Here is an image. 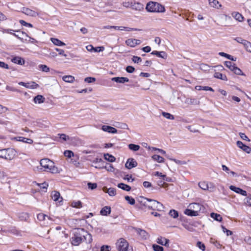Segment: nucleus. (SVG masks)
<instances>
[{
	"instance_id": "obj_37",
	"label": "nucleus",
	"mask_w": 251,
	"mask_h": 251,
	"mask_svg": "<svg viewBox=\"0 0 251 251\" xmlns=\"http://www.w3.org/2000/svg\"><path fill=\"white\" fill-rule=\"evenodd\" d=\"M154 203L155 204V205L153 210L161 211L163 208V204L160 202L156 201L154 202Z\"/></svg>"
},
{
	"instance_id": "obj_64",
	"label": "nucleus",
	"mask_w": 251,
	"mask_h": 251,
	"mask_svg": "<svg viewBox=\"0 0 251 251\" xmlns=\"http://www.w3.org/2000/svg\"><path fill=\"white\" fill-rule=\"evenodd\" d=\"M111 250V247L108 245H103L100 248V251H109Z\"/></svg>"
},
{
	"instance_id": "obj_52",
	"label": "nucleus",
	"mask_w": 251,
	"mask_h": 251,
	"mask_svg": "<svg viewBox=\"0 0 251 251\" xmlns=\"http://www.w3.org/2000/svg\"><path fill=\"white\" fill-rule=\"evenodd\" d=\"M19 23L23 25L27 26L29 27H32L33 25L32 24L27 23L23 20H20Z\"/></svg>"
},
{
	"instance_id": "obj_5",
	"label": "nucleus",
	"mask_w": 251,
	"mask_h": 251,
	"mask_svg": "<svg viewBox=\"0 0 251 251\" xmlns=\"http://www.w3.org/2000/svg\"><path fill=\"white\" fill-rule=\"evenodd\" d=\"M199 187L203 190H208L210 192H213L215 189L214 185L213 183L208 184L206 182L202 181L199 183Z\"/></svg>"
},
{
	"instance_id": "obj_39",
	"label": "nucleus",
	"mask_w": 251,
	"mask_h": 251,
	"mask_svg": "<svg viewBox=\"0 0 251 251\" xmlns=\"http://www.w3.org/2000/svg\"><path fill=\"white\" fill-rule=\"evenodd\" d=\"M232 15H233V16L234 17V18L236 20H237L239 22H241L243 20L244 17L239 13L235 12L234 13H233Z\"/></svg>"
},
{
	"instance_id": "obj_21",
	"label": "nucleus",
	"mask_w": 251,
	"mask_h": 251,
	"mask_svg": "<svg viewBox=\"0 0 251 251\" xmlns=\"http://www.w3.org/2000/svg\"><path fill=\"white\" fill-rule=\"evenodd\" d=\"M15 139L18 141L22 142H24V143H27V144H32V143L33 142V140L31 139L27 138H25V137H21V136L16 137Z\"/></svg>"
},
{
	"instance_id": "obj_13",
	"label": "nucleus",
	"mask_w": 251,
	"mask_h": 251,
	"mask_svg": "<svg viewBox=\"0 0 251 251\" xmlns=\"http://www.w3.org/2000/svg\"><path fill=\"white\" fill-rule=\"evenodd\" d=\"M101 129L105 132L112 134H115L118 132L117 130L115 128L109 126L103 125L101 127Z\"/></svg>"
},
{
	"instance_id": "obj_16",
	"label": "nucleus",
	"mask_w": 251,
	"mask_h": 251,
	"mask_svg": "<svg viewBox=\"0 0 251 251\" xmlns=\"http://www.w3.org/2000/svg\"><path fill=\"white\" fill-rule=\"evenodd\" d=\"M131 8L136 10L140 11L144 8V6L140 2L132 1Z\"/></svg>"
},
{
	"instance_id": "obj_62",
	"label": "nucleus",
	"mask_w": 251,
	"mask_h": 251,
	"mask_svg": "<svg viewBox=\"0 0 251 251\" xmlns=\"http://www.w3.org/2000/svg\"><path fill=\"white\" fill-rule=\"evenodd\" d=\"M157 183L158 186L162 187H166L168 185V184L166 183L163 179L158 180Z\"/></svg>"
},
{
	"instance_id": "obj_11",
	"label": "nucleus",
	"mask_w": 251,
	"mask_h": 251,
	"mask_svg": "<svg viewBox=\"0 0 251 251\" xmlns=\"http://www.w3.org/2000/svg\"><path fill=\"white\" fill-rule=\"evenodd\" d=\"M229 189L235 192V193H236L237 194H241L242 196H247V192L239 187H237L233 185H230L229 186Z\"/></svg>"
},
{
	"instance_id": "obj_51",
	"label": "nucleus",
	"mask_w": 251,
	"mask_h": 251,
	"mask_svg": "<svg viewBox=\"0 0 251 251\" xmlns=\"http://www.w3.org/2000/svg\"><path fill=\"white\" fill-rule=\"evenodd\" d=\"M64 154L66 157L71 158L72 156H74V152L71 151L66 150L64 151Z\"/></svg>"
},
{
	"instance_id": "obj_46",
	"label": "nucleus",
	"mask_w": 251,
	"mask_h": 251,
	"mask_svg": "<svg viewBox=\"0 0 251 251\" xmlns=\"http://www.w3.org/2000/svg\"><path fill=\"white\" fill-rule=\"evenodd\" d=\"M225 65L226 66V67L229 68L231 71L233 69H234V67L235 66V65L234 64H232V63L230 61H226L225 62Z\"/></svg>"
},
{
	"instance_id": "obj_20",
	"label": "nucleus",
	"mask_w": 251,
	"mask_h": 251,
	"mask_svg": "<svg viewBox=\"0 0 251 251\" xmlns=\"http://www.w3.org/2000/svg\"><path fill=\"white\" fill-rule=\"evenodd\" d=\"M129 229L132 231L133 233H136L137 234L145 235V234L147 233L145 230L140 228H136L133 227H131L129 228Z\"/></svg>"
},
{
	"instance_id": "obj_30",
	"label": "nucleus",
	"mask_w": 251,
	"mask_h": 251,
	"mask_svg": "<svg viewBox=\"0 0 251 251\" xmlns=\"http://www.w3.org/2000/svg\"><path fill=\"white\" fill-rule=\"evenodd\" d=\"M214 76L215 78L220 79L223 80H226V81L227 80L226 76L225 75H224L219 72L215 73L214 74Z\"/></svg>"
},
{
	"instance_id": "obj_45",
	"label": "nucleus",
	"mask_w": 251,
	"mask_h": 251,
	"mask_svg": "<svg viewBox=\"0 0 251 251\" xmlns=\"http://www.w3.org/2000/svg\"><path fill=\"white\" fill-rule=\"evenodd\" d=\"M169 214L174 218H176L178 216V213L177 211L172 209L169 211Z\"/></svg>"
},
{
	"instance_id": "obj_41",
	"label": "nucleus",
	"mask_w": 251,
	"mask_h": 251,
	"mask_svg": "<svg viewBox=\"0 0 251 251\" xmlns=\"http://www.w3.org/2000/svg\"><path fill=\"white\" fill-rule=\"evenodd\" d=\"M128 148L130 150L136 151H138L140 149V146H139L138 145L130 144L128 145Z\"/></svg>"
},
{
	"instance_id": "obj_12",
	"label": "nucleus",
	"mask_w": 251,
	"mask_h": 251,
	"mask_svg": "<svg viewBox=\"0 0 251 251\" xmlns=\"http://www.w3.org/2000/svg\"><path fill=\"white\" fill-rule=\"evenodd\" d=\"M237 146L240 149H241L245 152L250 153L251 152V148L244 144L241 141H238L237 142Z\"/></svg>"
},
{
	"instance_id": "obj_58",
	"label": "nucleus",
	"mask_w": 251,
	"mask_h": 251,
	"mask_svg": "<svg viewBox=\"0 0 251 251\" xmlns=\"http://www.w3.org/2000/svg\"><path fill=\"white\" fill-rule=\"evenodd\" d=\"M88 188L91 190H94L97 187V184L96 183L88 182L87 184Z\"/></svg>"
},
{
	"instance_id": "obj_25",
	"label": "nucleus",
	"mask_w": 251,
	"mask_h": 251,
	"mask_svg": "<svg viewBox=\"0 0 251 251\" xmlns=\"http://www.w3.org/2000/svg\"><path fill=\"white\" fill-rule=\"evenodd\" d=\"M95 168H104V169H106L108 171L112 172H114V168L113 165L110 164H107V166H102L100 165H99L98 166H96Z\"/></svg>"
},
{
	"instance_id": "obj_1",
	"label": "nucleus",
	"mask_w": 251,
	"mask_h": 251,
	"mask_svg": "<svg viewBox=\"0 0 251 251\" xmlns=\"http://www.w3.org/2000/svg\"><path fill=\"white\" fill-rule=\"evenodd\" d=\"M40 164V166L37 167V169L41 171H47L51 173H59L57 167L54 166V162L48 158L41 159Z\"/></svg>"
},
{
	"instance_id": "obj_32",
	"label": "nucleus",
	"mask_w": 251,
	"mask_h": 251,
	"mask_svg": "<svg viewBox=\"0 0 251 251\" xmlns=\"http://www.w3.org/2000/svg\"><path fill=\"white\" fill-rule=\"evenodd\" d=\"M148 200H149V199H148V198H146L143 197H140L138 199V201L142 205H143L144 206H145L146 207V205H147V203H149L148 202Z\"/></svg>"
},
{
	"instance_id": "obj_3",
	"label": "nucleus",
	"mask_w": 251,
	"mask_h": 251,
	"mask_svg": "<svg viewBox=\"0 0 251 251\" xmlns=\"http://www.w3.org/2000/svg\"><path fill=\"white\" fill-rule=\"evenodd\" d=\"M116 246L119 251H132V249L129 248L128 243L123 238L117 242Z\"/></svg>"
},
{
	"instance_id": "obj_23",
	"label": "nucleus",
	"mask_w": 251,
	"mask_h": 251,
	"mask_svg": "<svg viewBox=\"0 0 251 251\" xmlns=\"http://www.w3.org/2000/svg\"><path fill=\"white\" fill-rule=\"evenodd\" d=\"M209 4L212 7L219 9L222 6L217 0H208Z\"/></svg>"
},
{
	"instance_id": "obj_4",
	"label": "nucleus",
	"mask_w": 251,
	"mask_h": 251,
	"mask_svg": "<svg viewBox=\"0 0 251 251\" xmlns=\"http://www.w3.org/2000/svg\"><path fill=\"white\" fill-rule=\"evenodd\" d=\"M5 151L4 159L6 160H12L16 155V151L13 149H5Z\"/></svg>"
},
{
	"instance_id": "obj_63",
	"label": "nucleus",
	"mask_w": 251,
	"mask_h": 251,
	"mask_svg": "<svg viewBox=\"0 0 251 251\" xmlns=\"http://www.w3.org/2000/svg\"><path fill=\"white\" fill-rule=\"evenodd\" d=\"M126 71L128 73H132L135 71V68L131 66H128L126 68Z\"/></svg>"
},
{
	"instance_id": "obj_49",
	"label": "nucleus",
	"mask_w": 251,
	"mask_h": 251,
	"mask_svg": "<svg viewBox=\"0 0 251 251\" xmlns=\"http://www.w3.org/2000/svg\"><path fill=\"white\" fill-rule=\"evenodd\" d=\"M125 200L131 205L135 204V200L131 197L126 196L125 197Z\"/></svg>"
},
{
	"instance_id": "obj_29",
	"label": "nucleus",
	"mask_w": 251,
	"mask_h": 251,
	"mask_svg": "<svg viewBox=\"0 0 251 251\" xmlns=\"http://www.w3.org/2000/svg\"><path fill=\"white\" fill-rule=\"evenodd\" d=\"M155 201H156V200L149 199L148 202L149 203H147V205H146V207H147L149 209L153 210L155 205V204L154 203V202H155Z\"/></svg>"
},
{
	"instance_id": "obj_19",
	"label": "nucleus",
	"mask_w": 251,
	"mask_h": 251,
	"mask_svg": "<svg viewBox=\"0 0 251 251\" xmlns=\"http://www.w3.org/2000/svg\"><path fill=\"white\" fill-rule=\"evenodd\" d=\"M51 198L54 201H58V202H60L63 200L62 198H60V193L57 191H54L51 194Z\"/></svg>"
},
{
	"instance_id": "obj_35",
	"label": "nucleus",
	"mask_w": 251,
	"mask_h": 251,
	"mask_svg": "<svg viewBox=\"0 0 251 251\" xmlns=\"http://www.w3.org/2000/svg\"><path fill=\"white\" fill-rule=\"evenodd\" d=\"M62 79L66 82L72 83L75 80V77L72 75H65L63 76Z\"/></svg>"
},
{
	"instance_id": "obj_57",
	"label": "nucleus",
	"mask_w": 251,
	"mask_h": 251,
	"mask_svg": "<svg viewBox=\"0 0 251 251\" xmlns=\"http://www.w3.org/2000/svg\"><path fill=\"white\" fill-rule=\"evenodd\" d=\"M47 217L49 219H51L50 218V217H48V216L45 215V214H39L38 215H37V218L39 220H45V218L46 217Z\"/></svg>"
},
{
	"instance_id": "obj_6",
	"label": "nucleus",
	"mask_w": 251,
	"mask_h": 251,
	"mask_svg": "<svg viewBox=\"0 0 251 251\" xmlns=\"http://www.w3.org/2000/svg\"><path fill=\"white\" fill-rule=\"evenodd\" d=\"M189 207L192 209L196 214H199V212L204 210V207L203 205L199 203H192L189 204Z\"/></svg>"
},
{
	"instance_id": "obj_59",
	"label": "nucleus",
	"mask_w": 251,
	"mask_h": 251,
	"mask_svg": "<svg viewBox=\"0 0 251 251\" xmlns=\"http://www.w3.org/2000/svg\"><path fill=\"white\" fill-rule=\"evenodd\" d=\"M197 246L199 249H201L202 251H204L205 249V247L204 244H203L200 241H198L197 242Z\"/></svg>"
},
{
	"instance_id": "obj_50",
	"label": "nucleus",
	"mask_w": 251,
	"mask_h": 251,
	"mask_svg": "<svg viewBox=\"0 0 251 251\" xmlns=\"http://www.w3.org/2000/svg\"><path fill=\"white\" fill-rule=\"evenodd\" d=\"M72 206L75 208H79L82 207V203L80 201H73L72 203Z\"/></svg>"
},
{
	"instance_id": "obj_40",
	"label": "nucleus",
	"mask_w": 251,
	"mask_h": 251,
	"mask_svg": "<svg viewBox=\"0 0 251 251\" xmlns=\"http://www.w3.org/2000/svg\"><path fill=\"white\" fill-rule=\"evenodd\" d=\"M126 44L131 47H134L136 45L135 43L134 39H128L126 41Z\"/></svg>"
},
{
	"instance_id": "obj_14",
	"label": "nucleus",
	"mask_w": 251,
	"mask_h": 251,
	"mask_svg": "<svg viewBox=\"0 0 251 251\" xmlns=\"http://www.w3.org/2000/svg\"><path fill=\"white\" fill-rule=\"evenodd\" d=\"M111 80L117 83H124L129 81V79L126 77H114L111 78Z\"/></svg>"
},
{
	"instance_id": "obj_44",
	"label": "nucleus",
	"mask_w": 251,
	"mask_h": 251,
	"mask_svg": "<svg viewBox=\"0 0 251 251\" xmlns=\"http://www.w3.org/2000/svg\"><path fill=\"white\" fill-rule=\"evenodd\" d=\"M39 69L44 72H48L50 71V68L46 65L41 64L38 66Z\"/></svg>"
},
{
	"instance_id": "obj_56",
	"label": "nucleus",
	"mask_w": 251,
	"mask_h": 251,
	"mask_svg": "<svg viewBox=\"0 0 251 251\" xmlns=\"http://www.w3.org/2000/svg\"><path fill=\"white\" fill-rule=\"evenodd\" d=\"M58 136H59L60 139L63 140V141H66L67 140L69 139V137L65 134H58Z\"/></svg>"
},
{
	"instance_id": "obj_48",
	"label": "nucleus",
	"mask_w": 251,
	"mask_h": 251,
	"mask_svg": "<svg viewBox=\"0 0 251 251\" xmlns=\"http://www.w3.org/2000/svg\"><path fill=\"white\" fill-rule=\"evenodd\" d=\"M162 115L165 117L166 118L170 120H174L175 117L174 116L171 114L170 113L165 112H162Z\"/></svg>"
},
{
	"instance_id": "obj_24",
	"label": "nucleus",
	"mask_w": 251,
	"mask_h": 251,
	"mask_svg": "<svg viewBox=\"0 0 251 251\" xmlns=\"http://www.w3.org/2000/svg\"><path fill=\"white\" fill-rule=\"evenodd\" d=\"M12 62L19 65H23L25 63V60L23 58L19 56H16L11 59Z\"/></svg>"
},
{
	"instance_id": "obj_9",
	"label": "nucleus",
	"mask_w": 251,
	"mask_h": 251,
	"mask_svg": "<svg viewBox=\"0 0 251 251\" xmlns=\"http://www.w3.org/2000/svg\"><path fill=\"white\" fill-rule=\"evenodd\" d=\"M137 162L134 159L132 158H129L127 159L126 164L125 167L128 169H131L133 168H134L137 166Z\"/></svg>"
},
{
	"instance_id": "obj_53",
	"label": "nucleus",
	"mask_w": 251,
	"mask_h": 251,
	"mask_svg": "<svg viewBox=\"0 0 251 251\" xmlns=\"http://www.w3.org/2000/svg\"><path fill=\"white\" fill-rule=\"evenodd\" d=\"M152 248L154 251H163V248L157 245L153 244Z\"/></svg>"
},
{
	"instance_id": "obj_54",
	"label": "nucleus",
	"mask_w": 251,
	"mask_h": 251,
	"mask_svg": "<svg viewBox=\"0 0 251 251\" xmlns=\"http://www.w3.org/2000/svg\"><path fill=\"white\" fill-rule=\"evenodd\" d=\"M245 42L244 46L248 51L251 52V43L248 41Z\"/></svg>"
},
{
	"instance_id": "obj_8",
	"label": "nucleus",
	"mask_w": 251,
	"mask_h": 251,
	"mask_svg": "<svg viewBox=\"0 0 251 251\" xmlns=\"http://www.w3.org/2000/svg\"><path fill=\"white\" fill-rule=\"evenodd\" d=\"M20 85L23 86L29 89H36L39 87V85L34 81H31L30 82L25 83L24 82H20L19 83Z\"/></svg>"
},
{
	"instance_id": "obj_38",
	"label": "nucleus",
	"mask_w": 251,
	"mask_h": 251,
	"mask_svg": "<svg viewBox=\"0 0 251 251\" xmlns=\"http://www.w3.org/2000/svg\"><path fill=\"white\" fill-rule=\"evenodd\" d=\"M196 89L198 90H204V91H210L213 92L214 90L212 88L209 86H196Z\"/></svg>"
},
{
	"instance_id": "obj_31",
	"label": "nucleus",
	"mask_w": 251,
	"mask_h": 251,
	"mask_svg": "<svg viewBox=\"0 0 251 251\" xmlns=\"http://www.w3.org/2000/svg\"><path fill=\"white\" fill-rule=\"evenodd\" d=\"M118 187L126 191H129L131 190V187L130 186L123 183L118 184Z\"/></svg>"
},
{
	"instance_id": "obj_7",
	"label": "nucleus",
	"mask_w": 251,
	"mask_h": 251,
	"mask_svg": "<svg viewBox=\"0 0 251 251\" xmlns=\"http://www.w3.org/2000/svg\"><path fill=\"white\" fill-rule=\"evenodd\" d=\"M21 11L25 14L31 17H36L38 15L37 12L27 7L22 8Z\"/></svg>"
},
{
	"instance_id": "obj_22",
	"label": "nucleus",
	"mask_w": 251,
	"mask_h": 251,
	"mask_svg": "<svg viewBox=\"0 0 251 251\" xmlns=\"http://www.w3.org/2000/svg\"><path fill=\"white\" fill-rule=\"evenodd\" d=\"M151 54L152 55H155L157 57L162 58H165L167 57V54L164 51H153L151 52Z\"/></svg>"
},
{
	"instance_id": "obj_2",
	"label": "nucleus",
	"mask_w": 251,
	"mask_h": 251,
	"mask_svg": "<svg viewBox=\"0 0 251 251\" xmlns=\"http://www.w3.org/2000/svg\"><path fill=\"white\" fill-rule=\"evenodd\" d=\"M146 9L148 12L152 13H164L166 11L164 6L152 1H150L147 3Z\"/></svg>"
},
{
	"instance_id": "obj_27",
	"label": "nucleus",
	"mask_w": 251,
	"mask_h": 251,
	"mask_svg": "<svg viewBox=\"0 0 251 251\" xmlns=\"http://www.w3.org/2000/svg\"><path fill=\"white\" fill-rule=\"evenodd\" d=\"M45 100V98L42 95H38L34 97L33 100L36 103H41L44 102Z\"/></svg>"
},
{
	"instance_id": "obj_61",
	"label": "nucleus",
	"mask_w": 251,
	"mask_h": 251,
	"mask_svg": "<svg viewBox=\"0 0 251 251\" xmlns=\"http://www.w3.org/2000/svg\"><path fill=\"white\" fill-rule=\"evenodd\" d=\"M84 81L87 83H93L96 81V78L92 77H87L85 78Z\"/></svg>"
},
{
	"instance_id": "obj_26",
	"label": "nucleus",
	"mask_w": 251,
	"mask_h": 251,
	"mask_svg": "<svg viewBox=\"0 0 251 251\" xmlns=\"http://www.w3.org/2000/svg\"><path fill=\"white\" fill-rule=\"evenodd\" d=\"M50 41L52 42V43L58 46H64L65 45V44L62 42L61 41L59 40V39L55 38H51Z\"/></svg>"
},
{
	"instance_id": "obj_55",
	"label": "nucleus",
	"mask_w": 251,
	"mask_h": 251,
	"mask_svg": "<svg viewBox=\"0 0 251 251\" xmlns=\"http://www.w3.org/2000/svg\"><path fill=\"white\" fill-rule=\"evenodd\" d=\"M132 61L135 63H139L142 61V59L140 57L133 56L132 58Z\"/></svg>"
},
{
	"instance_id": "obj_36",
	"label": "nucleus",
	"mask_w": 251,
	"mask_h": 251,
	"mask_svg": "<svg viewBox=\"0 0 251 251\" xmlns=\"http://www.w3.org/2000/svg\"><path fill=\"white\" fill-rule=\"evenodd\" d=\"M152 158L158 163H163L164 161V159L162 157L157 154L153 155Z\"/></svg>"
},
{
	"instance_id": "obj_42",
	"label": "nucleus",
	"mask_w": 251,
	"mask_h": 251,
	"mask_svg": "<svg viewBox=\"0 0 251 251\" xmlns=\"http://www.w3.org/2000/svg\"><path fill=\"white\" fill-rule=\"evenodd\" d=\"M19 218L21 221H27L29 218L28 214L26 213H22L20 214Z\"/></svg>"
},
{
	"instance_id": "obj_34",
	"label": "nucleus",
	"mask_w": 251,
	"mask_h": 251,
	"mask_svg": "<svg viewBox=\"0 0 251 251\" xmlns=\"http://www.w3.org/2000/svg\"><path fill=\"white\" fill-rule=\"evenodd\" d=\"M104 159L110 162H113L115 161L116 158L113 155L109 153H105L104 154Z\"/></svg>"
},
{
	"instance_id": "obj_47",
	"label": "nucleus",
	"mask_w": 251,
	"mask_h": 251,
	"mask_svg": "<svg viewBox=\"0 0 251 251\" xmlns=\"http://www.w3.org/2000/svg\"><path fill=\"white\" fill-rule=\"evenodd\" d=\"M236 75H244V73H242V71L240 69L236 67V66L234 67V69L232 71Z\"/></svg>"
},
{
	"instance_id": "obj_33",
	"label": "nucleus",
	"mask_w": 251,
	"mask_h": 251,
	"mask_svg": "<svg viewBox=\"0 0 251 251\" xmlns=\"http://www.w3.org/2000/svg\"><path fill=\"white\" fill-rule=\"evenodd\" d=\"M185 214L189 216H196L199 215V214H196V213L192 209H186L184 211Z\"/></svg>"
},
{
	"instance_id": "obj_60",
	"label": "nucleus",
	"mask_w": 251,
	"mask_h": 251,
	"mask_svg": "<svg viewBox=\"0 0 251 251\" xmlns=\"http://www.w3.org/2000/svg\"><path fill=\"white\" fill-rule=\"evenodd\" d=\"M38 185L40 186L41 189H42L43 190H44V191L45 192H46L47 189V187L48 186V184L47 183H46V182H45L44 183H41V184H39Z\"/></svg>"
},
{
	"instance_id": "obj_28",
	"label": "nucleus",
	"mask_w": 251,
	"mask_h": 251,
	"mask_svg": "<svg viewBox=\"0 0 251 251\" xmlns=\"http://www.w3.org/2000/svg\"><path fill=\"white\" fill-rule=\"evenodd\" d=\"M110 212L111 208L109 206H105L101 209L100 213L102 215L107 216L110 213Z\"/></svg>"
},
{
	"instance_id": "obj_10",
	"label": "nucleus",
	"mask_w": 251,
	"mask_h": 251,
	"mask_svg": "<svg viewBox=\"0 0 251 251\" xmlns=\"http://www.w3.org/2000/svg\"><path fill=\"white\" fill-rule=\"evenodd\" d=\"M83 237L82 238L81 236H72L70 239L71 242L74 246H78L81 243L83 239H85V236H83Z\"/></svg>"
},
{
	"instance_id": "obj_15",
	"label": "nucleus",
	"mask_w": 251,
	"mask_h": 251,
	"mask_svg": "<svg viewBox=\"0 0 251 251\" xmlns=\"http://www.w3.org/2000/svg\"><path fill=\"white\" fill-rule=\"evenodd\" d=\"M156 242L158 244L163 246H168L169 240L166 239L163 236H160L156 239Z\"/></svg>"
},
{
	"instance_id": "obj_17",
	"label": "nucleus",
	"mask_w": 251,
	"mask_h": 251,
	"mask_svg": "<svg viewBox=\"0 0 251 251\" xmlns=\"http://www.w3.org/2000/svg\"><path fill=\"white\" fill-rule=\"evenodd\" d=\"M86 49L89 51L100 52L104 50L103 47H99L96 48H94L92 45H89L86 47Z\"/></svg>"
},
{
	"instance_id": "obj_18",
	"label": "nucleus",
	"mask_w": 251,
	"mask_h": 251,
	"mask_svg": "<svg viewBox=\"0 0 251 251\" xmlns=\"http://www.w3.org/2000/svg\"><path fill=\"white\" fill-rule=\"evenodd\" d=\"M103 191L108 194L110 196H114L116 195V189L114 188H107L106 187L103 188Z\"/></svg>"
},
{
	"instance_id": "obj_43",
	"label": "nucleus",
	"mask_w": 251,
	"mask_h": 251,
	"mask_svg": "<svg viewBox=\"0 0 251 251\" xmlns=\"http://www.w3.org/2000/svg\"><path fill=\"white\" fill-rule=\"evenodd\" d=\"M211 217L213 218L215 220H216L217 221H221L222 220V217L220 214L215 213H211Z\"/></svg>"
}]
</instances>
